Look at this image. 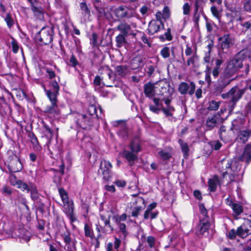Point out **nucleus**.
Wrapping results in <instances>:
<instances>
[{"instance_id": "obj_47", "label": "nucleus", "mask_w": 251, "mask_h": 251, "mask_svg": "<svg viewBox=\"0 0 251 251\" xmlns=\"http://www.w3.org/2000/svg\"><path fill=\"white\" fill-rule=\"evenodd\" d=\"M11 46L13 52L15 53H17L19 48V46L17 41L13 38H12V40L11 41Z\"/></svg>"}, {"instance_id": "obj_37", "label": "nucleus", "mask_w": 251, "mask_h": 251, "mask_svg": "<svg viewBox=\"0 0 251 251\" xmlns=\"http://www.w3.org/2000/svg\"><path fill=\"white\" fill-rule=\"evenodd\" d=\"M85 235L91 238H93L94 234L91 227L87 224L84 226Z\"/></svg>"}, {"instance_id": "obj_64", "label": "nucleus", "mask_w": 251, "mask_h": 251, "mask_svg": "<svg viewBox=\"0 0 251 251\" xmlns=\"http://www.w3.org/2000/svg\"><path fill=\"white\" fill-rule=\"evenodd\" d=\"M127 218L126 214H123L121 216H120L119 218L116 219V221L117 223H121V221H125L126 220Z\"/></svg>"}, {"instance_id": "obj_38", "label": "nucleus", "mask_w": 251, "mask_h": 251, "mask_svg": "<svg viewBox=\"0 0 251 251\" xmlns=\"http://www.w3.org/2000/svg\"><path fill=\"white\" fill-rule=\"evenodd\" d=\"M94 85L95 87L101 88L104 86V83L102 81V78L99 75H96L94 80Z\"/></svg>"}, {"instance_id": "obj_21", "label": "nucleus", "mask_w": 251, "mask_h": 251, "mask_svg": "<svg viewBox=\"0 0 251 251\" xmlns=\"http://www.w3.org/2000/svg\"><path fill=\"white\" fill-rule=\"evenodd\" d=\"M144 93L146 97L149 98H152L154 95V90L153 85L151 83L148 82L144 86Z\"/></svg>"}, {"instance_id": "obj_55", "label": "nucleus", "mask_w": 251, "mask_h": 251, "mask_svg": "<svg viewBox=\"0 0 251 251\" xmlns=\"http://www.w3.org/2000/svg\"><path fill=\"white\" fill-rule=\"evenodd\" d=\"M190 6L188 3H184L183 6V13L184 15H188L190 12Z\"/></svg>"}, {"instance_id": "obj_42", "label": "nucleus", "mask_w": 251, "mask_h": 251, "mask_svg": "<svg viewBox=\"0 0 251 251\" xmlns=\"http://www.w3.org/2000/svg\"><path fill=\"white\" fill-rule=\"evenodd\" d=\"M171 29L170 28H168L167 29V32H166L164 34L165 38H164L163 35H160L159 38L162 40H164L165 39L167 40L168 41H171L173 39L171 33Z\"/></svg>"}, {"instance_id": "obj_44", "label": "nucleus", "mask_w": 251, "mask_h": 251, "mask_svg": "<svg viewBox=\"0 0 251 251\" xmlns=\"http://www.w3.org/2000/svg\"><path fill=\"white\" fill-rule=\"evenodd\" d=\"M211 53L205 52V55L203 57L204 62L207 63L206 65L211 66V63L212 62V59L211 57Z\"/></svg>"}, {"instance_id": "obj_48", "label": "nucleus", "mask_w": 251, "mask_h": 251, "mask_svg": "<svg viewBox=\"0 0 251 251\" xmlns=\"http://www.w3.org/2000/svg\"><path fill=\"white\" fill-rule=\"evenodd\" d=\"M118 224L120 230L123 233L124 236L125 237L127 234L126 225L121 223H118Z\"/></svg>"}, {"instance_id": "obj_7", "label": "nucleus", "mask_w": 251, "mask_h": 251, "mask_svg": "<svg viewBox=\"0 0 251 251\" xmlns=\"http://www.w3.org/2000/svg\"><path fill=\"white\" fill-rule=\"evenodd\" d=\"M53 30L50 27L43 28L37 36V39L45 45H47L52 40Z\"/></svg>"}, {"instance_id": "obj_15", "label": "nucleus", "mask_w": 251, "mask_h": 251, "mask_svg": "<svg viewBox=\"0 0 251 251\" xmlns=\"http://www.w3.org/2000/svg\"><path fill=\"white\" fill-rule=\"evenodd\" d=\"M239 160L249 164L251 161V144L246 145L243 153L239 158Z\"/></svg>"}, {"instance_id": "obj_24", "label": "nucleus", "mask_w": 251, "mask_h": 251, "mask_svg": "<svg viewBox=\"0 0 251 251\" xmlns=\"http://www.w3.org/2000/svg\"><path fill=\"white\" fill-rule=\"evenodd\" d=\"M45 91L46 92V95L51 103L57 102V96L58 94V92L52 91L50 90H46L45 88Z\"/></svg>"}, {"instance_id": "obj_28", "label": "nucleus", "mask_w": 251, "mask_h": 251, "mask_svg": "<svg viewBox=\"0 0 251 251\" xmlns=\"http://www.w3.org/2000/svg\"><path fill=\"white\" fill-rule=\"evenodd\" d=\"M251 136V132L247 130L240 131L238 134V138L242 141L243 143H245Z\"/></svg>"}, {"instance_id": "obj_60", "label": "nucleus", "mask_w": 251, "mask_h": 251, "mask_svg": "<svg viewBox=\"0 0 251 251\" xmlns=\"http://www.w3.org/2000/svg\"><path fill=\"white\" fill-rule=\"evenodd\" d=\"M100 218L102 221L104 222V224L105 226H108L109 227H111V226L110 225V221L109 219L104 218V216L102 215L100 216Z\"/></svg>"}, {"instance_id": "obj_26", "label": "nucleus", "mask_w": 251, "mask_h": 251, "mask_svg": "<svg viewBox=\"0 0 251 251\" xmlns=\"http://www.w3.org/2000/svg\"><path fill=\"white\" fill-rule=\"evenodd\" d=\"M30 192V196L31 198L33 201L37 200L39 197V194L36 188V186L32 184H30V190H29Z\"/></svg>"}, {"instance_id": "obj_56", "label": "nucleus", "mask_w": 251, "mask_h": 251, "mask_svg": "<svg viewBox=\"0 0 251 251\" xmlns=\"http://www.w3.org/2000/svg\"><path fill=\"white\" fill-rule=\"evenodd\" d=\"M114 183L118 187H124L126 186V183L124 180L118 179L115 181Z\"/></svg>"}, {"instance_id": "obj_5", "label": "nucleus", "mask_w": 251, "mask_h": 251, "mask_svg": "<svg viewBox=\"0 0 251 251\" xmlns=\"http://www.w3.org/2000/svg\"><path fill=\"white\" fill-rule=\"evenodd\" d=\"M137 25L134 22H126L125 21L121 22L117 26L116 29L126 36L131 35L135 37L138 32L136 29Z\"/></svg>"}, {"instance_id": "obj_14", "label": "nucleus", "mask_w": 251, "mask_h": 251, "mask_svg": "<svg viewBox=\"0 0 251 251\" xmlns=\"http://www.w3.org/2000/svg\"><path fill=\"white\" fill-rule=\"evenodd\" d=\"M209 227L210 224L208 220L203 219L200 221V224L197 226L196 233L199 235H203L205 233H208Z\"/></svg>"}, {"instance_id": "obj_10", "label": "nucleus", "mask_w": 251, "mask_h": 251, "mask_svg": "<svg viewBox=\"0 0 251 251\" xmlns=\"http://www.w3.org/2000/svg\"><path fill=\"white\" fill-rule=\"evenodd\" d=\"M113 126L119 128L118 134L124 139L128 137V130L126 126V123L123 120L115 121L112 123Z\"/></svg>"}, {"instance_id": "obj_2", "label": "nucleus", "mask_w": 251, "mask_h": 251, "mask_svg": "<svg viewBox=\"0 0 251 251\" xmlns=\"http://www.w3.org/2000/svg\"><path fill=\"white\" fill-rule=\"evenodd\" d=\"M243 67L242 61L237 57L229 60L227 62V64L225 68L224 72L220 79L219 80V86L217 87L215 93L217 92L220 93L223 89L225 88L231 82L232 79H229L233 76L239 70Z\"/></svg>"}, {"instance_id": "obj_34", "label": "nucleus", "mask_w": 251, "mask_h": 251, "mask_svg": "<svg viewBox=\"0 0 251 251\" xmlns=\"http://www.w3.org/2000/svg\"><path fill=\"white\" fill-rule=\"evenodd\" d=\"M18 184V188L20 189L23 191H26L27 192H29L30 190V184L29 185L27 184L26 183L24 182L21 180L17 183Z\"/></svg>"}, {"instance_id": "obj_49", "label": "nucleus", "mask_w": 251, "mask_h": 251, "mask_svg": "<svg viewBox=\"0 0 251 251\" xmlns=\"http://www.w3.org/2000/svg\"><path fill=\"white\" fill-rule=\"evenodd\" d=\"M211 147L215 150H218L222 146V144L218 141H214L211 142Z\"/></svg>"}, {"instance_id": "obj_46", "label": "nucleus", "mask_w": 251, "mask_h": 251, "mask_svg": "<svg viewBox=\"0 0 251 251\" xmlns=\"http://www.w3.org/2000/svg\"><path fill=\"white\" fill-rule=\"evenodd\" d=\"M161 55L164 58H168L170 56V50L168 47L163 48L160 52Z\"/></svg>"}, {"instance_id": "obj_8", "label": "nucleus", "mask_w": 251, "mask_h": 251, "mask_svg": "<svg viewBox=\"0 0 251 251\" xmlns=\"http://www.w3.org/2000/svg\"><path fill=\"white\" fill-rule=\"evenodd\" d=\"M112 167V164L110 162L105 160L101 161L98 173L99 175L102 176L103 179L108 180L111 177Z\"/></svg>"}, {"instance_id": "obj_29", "label": "nucleus", "mask_w": 251, "mask_h": 251, "mask_svg": "<svg viewBox=\"0 0 251 251\" xmlns=\"http://www.w3.org/2000/svg\"><path fill=\"white\" fill-rule=\"evenodd\" d=\"M178 143L181 146V150L183 153L185 158H187L189 155V147L187 143H184L182 140H179Z\"/></svg>"}, {"instance_id": "obj_18", "label": "nucleus", "mask_w": 251, "mask_h": 251, "mask_svg": "<svg viewBox=\"0 0 251 251\" xmlns=\"http://www.w3.org/2000/svg\"><path fill=\"white\" fill-rule=\"evenodd\" d=\"M232 134L227 132L224 126H222L220 127V138L222 141L224 142L227 143L232 140Z\"/></svg>"}, {"instance_id": "obj_61", "label": "nucleus", "mask_w": 251, "mask_h": 251, "mask_svg": "<svg viewBox=\"0 0 251 251\" xmlns=\"http://www.w3.org/2000/svg\"><path fill=\"white\" fill-rule=\"evenodd\" d=\"M19 181H21V180H17L15 176L11 177L10 178L11 184L13 186H16L17 187H18V184L17 183H18V182Z\"/></svg>"}, {"instance_id": "obj_39", "label": "nucleus", "mask_w": 251, "mask_h": 251, "mask_svg": "<svg viewBox=\"0 0 251 251\" xmlns=\"http://www.w3.org/2000/svg\"><path fill=\"white\" fill-rule=\"evenodd\" d=\"M156 206V204L155 202H152L150 204L147 208L146 210L145 211L144 214V218L145 219H149V213L150 211H152V209H153Z\"/></svg>"}, {"instance_id": "obj_1", "label": "nucleus", "mask_w": 251, "mask_h": 251, "mask_svg": "<svg viewBox=\"0 0 251 251\" xmlns=\"http://www.w3.org/2000/svg\"><path fill=\"white\" fill-rule=\"evenodd\" d=\"M222 174V178L219 179L216 175L214 176L208 180L209 189L210 191H216L217 186L226 183L227 184L234 180L235 176L240 170L239 164L236 160L223 159L219 166L221 167Z\"/></svg>"}, {"instance_id": "obj_17", "label": "nucleus", "mask_w": 251, "mask_h": 251, "mask_svg": "<svg viewBox=\"0 0 251 251\" xmlns=\"http://www.w3.org/2000/svg\"><path fill=\"white\" fill-rule=\"evenodd\" d=\"M220 120V116L219 114H214L210 117H208L206 121V126L209 129H212L216 126Z\"/></svg>"}, {"instance_id": "obj_22", "label": "nucleus", "mask_w": 251, "mask_h": 251, "mask_svg": "<svg viewBox=\"0 0 251 251\" xmlns=\"http://www.w3.org/2000/svg\"><path fill=\"white\" fill-rule=\"evenodd\" d=\"M51 104L50 106H48L46 108L45 112L49 114L58 115L59 114V110L57 104V102L51 103Z\"/></svg>"}, {"instance_id": "obj_3", "label": "nucleus", "mask_w": 251, "mask_h": 251, "mask_svg": "<svg viewBox=\"0 0 251 251\" xmlns=\"http://www.w3.org/2000/svg\"><path fill=\"white\" fill-rule=\"evenodd\" d=\"M130 151L124 150L123 155L128 162L134 161L137 158V153L141 151L140 140L135 137L129 145Z\"/></svg>"}, {"instance_id": "obj_23", "label": "nucleus", "mask_w": 251, "mask_h": 251, "mask_svg": "<svg viewBox=\"0 0 251 251\" xmlns=\"http://www.w3.org/2000/svg\"><path fill=\"white\" fill-rule=\"evenodd\" d=\"M126 36L121 33L116 37L115 41L117 47L121 48L126 44L127 42L126 39Z\"/></svg>"}, {"instance_id": "obj_52", "label": "nucleus", "mask_w": 251, "mask_h": 251, "mask_svg": "<svg viewBox=\"0 0 251 251\" xmlns=\"http://www.w3.org/2000/svg\"><path fill=\"white\" fill-rule=\"evenodd\" d=\"M195 51H193L192 48L190 47L188 45H186V48L185 50V53L186 56H192L194 54Z\"/></svg>"}, {"instance_id": "obj_4", "label": "nucleus", "mask_w": 251, "mask_h": 251, "mask_svg": "<svg viewBox=\"0 0 251 251\" xmlns=\"http://www.w3.org/2000/svg\"><path fill=\"white\" fill-rule=\"evenodd\" d=\"M245 92V89H240L238 86L232 87L228 92L223 94L222 98L228 99L232 106H234L236 102L242 98Z\"/></svg>"}, {"instance_id": "obj_41", "label": "nucleus", "mask_w": 251, "mask_h": 251, "mask_svg": "<svg viewBox=\"0 0 251 251\" xmlns=\"http://www.w3.org/2000/svg\"><path fill=\"white\" fill-rule=\"evenodd\" d=\"M224 53H223V52H219V55L220 56V59H218L216 60L215 68L220 69L221 65L224 62V59L225 58V57L224 56Z\"/></svg>"}, {"instance_id": "obj_12", "label": "nucleus", "mask_w": 251, "mask_h": 251, "mask_svg": "<svg viewBox=\"0 0 251 251\" xmlns=\"http://www.w3.org/2000/svg\"><path fill=\"white\" fill-rule=\"evenodd\" d=\"M8 168L12 172L21 171L23 168V165L20 158L16 155L13 156L9 162Z\"/></svg>"}, {"instance_id": "obj_51", "label": "nucleus", "mask_w": 251, "mask_h": 251, "mask_svg": "<svg viewBox=\"0 0 251 251\" xmlns=\"http://www.w3.org/2000/svg\"><path fill=\"white\" fill-rule=\"evenodd\" d=\"M236 235H237V230L234 229H231L227 234V236L230 239H234Z\"/></svg>"}, {"instance_id": "obj_9", "label": "nucleus", "mask_w": 251, "mask_h": 251, "mask_svg": "<svg viewBox=\"0 0 251 251\" xmlns=\"http://www.w3.org/2000/svg\"><path fill=\"white\" fill-rule=\"evenodd\" d=\"M237 235L241 238H245L251 234V221L248 220L244 222L237 229Z\"/></svg>"}, {"instance_id": "obj_45", "label": "nucleus", "mask_w": 251, "mask_h": 251, "mask_svg": "<svg viewBox=\"0 0 251 251\" xmlns=\"http://www.w3.org/2000/svg\"><path fill=\"white\" fill-rule=\"evenodd\" d=\"M141 206H136L134 207L131 212V216L132 217H137L142 210Z\"/></svg>"}, {"instance_id": "obj_13", "label": "nucleus", "mask_w": 251, "mask_h": 251, "mask_svg": "<svg viewBox=\"0 0 251 251\" xmlns=\"http://www.w3.org/2000/svg\"><path fill=\"white\" fill-rule=\"evenodd\" d=\"M163 28L164 24L162 21L152 20L149 24L148 33L151 35H153Z\"/></svg>"}, {"instance_id": "obj_53", "label": "nucleus", "mask_w": 251, "mask_h": 251, "mask_svg": "<svg viewBox=\"0 0 251 251\" xmlns=\"http://www.w3.org/2000/svg\"><path fill=\"white\" fill-rule=\"evenodd\" d=\"M50 84L53 88V91L58 92L59 90V86L58 82L56 81H52L50 82Z\"/></svg>"}, {"instance_id": "obj_6", "label": "nucleus", "mask_w": 251, "mask_h": 251, "mask_svg": "<svg viewBox=\"0 0 251 251\" xmlns=\"http://www.w3.org/2000/svg\"><path fill=\"white\" fill-rule=\"evenodd\" d=\"M220 42V49L222 52H226L235 44V40L233 36L226 33L218 39Z\"/></svg>"}, {"instance_id": "obj_50", "label": "nucleus", "mask_w": 251, "mask_h": 251, "mask_svg": "<svg viewBox=\"0 0 251 251\" xmlns=\"http://www.w3.org/2000/svg\"><path fill=\"white\" fill-rule=\"evenodd\" d=\"M45 70L50 79H52L55 77L56 74L53 71L49 68H46Z\"/></svg>"}, {"instance_id": "obj_20", "label": "nucleus", "mask_w": 251, "mask_h": 251, "mask_svg": "<svg viewBox=\"0 0 251 251\" xmlns=\"http://www.w3.org/2000/svg\"><path fill=\"white\" fill-rule=\"evenodd\" d=\"M198 56L197 55L196 50L195 51L194 54L192 56H190L186 62H185V60L182 56V61L184 64V69L185 70L188 67L192 66H194L195 62L197 60Z\"/></svg>"}, {"instance_id": "obj_19", "label": "nucleus", "mask_w": 251, "mask_h": 251, "mask_svg": "<svg viewBox=\"0 0 251 251\" xmlns=\"http://www.w3.org/2000/svg\"><path fill=\"white\" fill-rule=\"evenodd\" d=\"M121 244V241L117 237H115L113 243L109 242L106 244V251H118Z\"/></svg>"}, {"instance_id": "obj_40", "label": "nucleus", "mask_w": 251, "mask_h": 251, "mask_svg": "<svg viewBox=\"0 0 251 251\" xmlns=\"http://www.w3.org/2000/svg\"><path fill=\"white\" fill-rule=\"evenodd\" d=\"M211 66L209 65H206V69L205 71V80L207 82L208 85H210L211 82L210 74H211Z\"/></svg>"}, {"instance_id": "obj_58", "label": "nucleus", "mask_w": 251, "mask_h": 251, "mask_svg": "<svg viewBox=\"0 0 251 251\" xmlns=\"http://www.w3.org/2000/svg\"><path fill=\"white\" fill-rule=\"evenodd\" d=\"M80 6L81 10L83 11V13L86 14L89 13V10L85 3L81 2Z\"/></svg>"}, {"instance_id": "obj_59", "label": "nucleus", "mask_w": 251, "mask_h": 251, "mask_svg": "<svg viewBox=\"0 0 251 251\" xmlns=\"http://www.w3.org/2000/svg\"><path fill=\"white\" fill-rule=\"evenodd\" d=\"M88 112L90 115H94L96 114L97 110L95 106L91 105L88 108Z\"/></svg>"}, {"instance_id": "obj_43", "label": "nucleus", "mask_w": 251, "mask_h": 251, "mask_svg": "<svg viewBox=\"0 0 251 251\" xmlns=\"http://www.w3.org/2000/svg\"><path fill=\"white\" fill-rule=\"evenodd\" d=\"M4 21L6 23L7 25L9 28H11L13 25V20L11 17L9 13H7L5 17L4 18Z\"/></svg>"}, {"instance_id": "obj_57", "label": "nucleus", "mask_w": 251, "mask_h": 251, "mask_svg": "<svg viewBox=\"0 0 251 251\" xmlns=\"http://www.w3.org/2000/svg\"><path fill=\"white\" fill-rule=\"evenodd\" d=\"M211 11L212 14L217 19L220 18L219 12L218 11L217 8L213 6L211 7Z\"/></svg>"}, {"instance_id": "obj_54", "label": "nucleus", "mask_w": 251, "mask_h": 251, "mask_svg": "<svg viewBox=\"0 0 251 251\" xmlns=\"http://www.w3.org/2000/svg\"><path fill=\"white\" fill-rule=\"evenodd\" d=\"M147 241L150 247L152 248L154 245L155 238L151 236H149L147 238Z\"/></svg>"}, {"instance_id": "obj_32", "label": "nucleus", "mask_w": 251, "mask_h": 251, "mask_svg": "<svg viewBox=\"0 0 251 251\" xmlns=\"http://www.w3.org/2000/svg\"><path fill=\"white\" fill-rule=\"evenodd\" d=\"M220 104V102L216 101L215 100H211L208 103V106L207 107L209 110L216 111L218 109Z\"/></svg>"}, {"instance_id": "obj_16", "label": "nucleus", "mask_w": 251, "mask_h": 251, "mask_svg": "<svg viewBox=\"0 0 251 251\" xmlns=\"http://www.w3.org/2000/svg\"><path fill=\"white\" fill-rule=\"evenodd\" d=\"M129 9L126 7L120 6L115 9L114 13L118 18H129L132 15L129 13Z\"/></svg>"}, {"instance_id": "obj_35", "label": "nucleus", "mask_w": 251, "mask_h": 251, "mask_svg": "<svg viewBox=\"0 0 251 251\" xmlns=\"http://www.w3.org/2000/svg\"><path fill=\"white\" fill-rule=\"evenodd\" d=\"M99 72L100 74H102L104 72L107 75L108 78L110 79L111 78L113 72L108 66L101 67L99 69Z\"/></svg>"}, {"instance_id": "obj_63", "label": "nucleus", "mask_w": 251, "mask_h": 251, "mask_svg": "<svg viewBox=\"0 0 251 251\" xmlns=\"http://www.w3.org/2000/svg\"><path fill=\"white\" fill-rule=\"evenodd\" d=\"M219 70L220 69L215 67L211 72L214 78H217L220 72Z\"/></svg>"}, {"instance_id": "obj_27", "label": "nucleus", "mask_w": 251, "mask_h": 251, "mask_svg": "<svg viewBox=\"0 0 251 251\" xmlns=\"http://www.w3.org/2000/svg\"><path fill=\"white\" fill-rule=\"evenodd\" d=\"M117 74L121 76H125L128 73V68L126 66L120 65L116 68Z\"/></svg>"}, {"instance_id": "obj_31", "label": "nucleus", "mask_w": 251, "mask_h": 251, "mask_svg": "<svg viewBox=\"0 0 251 251\" xmlns=\"http://www.w3.org/2000/svg\"><path fill=\"white\" fill-rule=\"evenodd\" d=\"M158 154L160 158L164 160L169 159L171 156L170 152L165 150L159 151Z\"/></svg>"}, {"instance_id": "obj_36", "label": "nucleus", "mask_w": 251, "mask_h": 251, "mask_svg": "<svg viewBox=\"0 0 251 251\" xmlns=\"http://www.w3.org/2000/svg\"><path fill=\"white\" fill-rule=\"evenodd\" d=\"M231 208L237 215H240L243 211L242 206L238 203L232 204Z\"/></svg>"}, {"instance_id": "obj_25", "label": "nucleus", "mask_w": 251, "mask_h": 251, "mask_svg": "<svg viewBox=\"0 0 251 251\" xmlns=\"http://www.w3.org/2000/svg\"><path fill=\"white\" fill-rule=\"evenodd\" d=\"M31 8L35 16L38 18H41L43 17L44 10L42 7L32 4Z\"/></svg>"}, {"instance_id": "obj_33", "label": "nucleus", "mask_w": 251, "mask_h": 251, "mask_svg": "<svg viewBox=\"0 0 251 251\" xmlns=\"http://www.w3.org/2000/svg\"><path fill=\"white\" fill-rule=\"evenodd\" d=\"M58 191L59 195L63 202V204L65 203H67L68 202H69L70 201H69L67 193L66 192V191H65L62 188H59Z\"/></svg>"}, {"instance_id": "obj_30", "label": "nucleus", "mask_w": 251, "mask_h": 251, "mask_svg": "<svg viewBox=\"0 0 251 251\" xmlns=\"http://www.w3.org/2000/svg\"><path fill=\"white\" fill-rule=\"evenodd\" d=\"M63 207L66 214H71L72 212H74V203L72 201L67 203H64Z\"/></svg>"}, {"instance_id": "obj_62", "label": "nucleus", "mask_w": 251, "mask_h": 251, "mask_svg": "<svg viewBox=\"0 0 251 251\" xmlns=\"http://www.w3.org/2000/svg\"><path fill=\"white\" fill-rule=\"evenodd\" d=\"M43 127L45 129V131L49 133L50 134V137H52L53 136V131L50 128L49 126H48L47 125L45 124Z\"/></svg>"}, {"instance_id": "obj_11", "label": "nucleus", "mask_w": 251, "mask_h": 251, "mask_svg": "<svg viewBox=\"0 0 251 251\" xmlns=\"http://www.w3.org/2000/svg\"><path fill=\"white\" fill-rule=\"evenodd\" d=\"M196 89V85L194 82H191L189 84L186 82H182L180 83L178 87V91L182 95L188 93L192 96L194 94Z\"/></svg>"}]
</instances>
